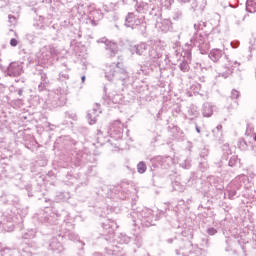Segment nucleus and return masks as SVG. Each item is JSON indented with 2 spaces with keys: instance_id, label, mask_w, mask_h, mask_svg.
Returning <instances> with one entry per match:
<instances>
[{
  "instance_id": "obj_19",
  "label": "nucleus",
  "mask_w": 256,
  "mask_h": 256,
  "mask_svg": "<svg viewBox=\"0 0 256 256\" xmlns=\"http://www.w3.org/2000/svg\"><path fill=\"white\" fill-rule=\"evenodd\" d=\"M238 97H239V91H237V90H232V92H231V98H232V99H238Z\"/></svg>"
},
{
  "instance_id": "obj_9",
  "label": "nucleus",
  "mask_w": 256,
  "mask_h": 256,
  "mask_svg": "<svg viewBox=\"0 0 256 256\" xmlns=\"http://www.w3.org/2000/svg\"><path fill=\"white\" fill-rule=\"evenodd\" d=\"M41 53V59L44 63H47L49 59H51V52L49 51V46H44L40 50Z\"/></svg>"
},
{
  "instance_id": "obj_5",
  "label": "nucleus",
  "mask_w": 256,
  "mask_h": 256,
  "mask_svg": "<svg viewBox=\"0 0 256 256\" xmlns=\"http://www.w3.org/2000/svg\"><path fill=\"white\" fill-rule=\"evenodd\" d=\"M22 72L23 68L21 67V65L15 62L11 63L8 68V74L10 75V77H19Z\"/></svg>"
},
{
  "instance_id": "obj_1",
  "label": "nucleus",
  "mask_w": 256,
  "mask_h": 256,
  "mask_svg": "<svg viewBox=\"0 0 256 256\" xmlns=\"http://www.w3.org/2000/svg\"><path fill=\"white\" fill-rule=\"evenodd\" d=\"M121 63L107 65L104 69L105 77H107L108 81H113L114 77L119 79L120 81H125V79H129V74L125 68H121Z\"/></svg>"
},
{
  "instance_id": "obj_18",
  "label": "nucleus",
  "mask_w": 256,
  "mask_h": 256,
  "mask_svg": "<svg viewBox=\"0 0 256 256\" xmlns=\"http://www.w3.org/2000/svg\"><path fill=\"white\" fill-rule=\"evenodd\" d=\"M235 195H237V191L235 190L228 191V199H234Z\"/></svg>"
},
{
  "instance_id": "obj_12",
  "label": "nucleus",
  "mask_w": 256,
  "mask_h": 256,
  "mask_svg": "<svg viewBox=\"0 0 256 256\" xmlns=\"http://www.w3.org/2000/svg\"><path fill=\"white\" fill-rule=\"evenodd\" d=\"M213 115V107L209 104H205L203 106V116L204 117H211Z\"/></svg>"
},
{
  "instance_id": "obj_20",
  "label": "nucleus",
  "mask_w": 256,
  "mask_h": 256,
  "mask_svg": "<svg viewBox=\"0 0 256 256\" xmlns=\"http://www.w3.org/2000/svg\"><path fill=\"white\" fill-rule=\"evenodd\" d=\"M207 233H208V235H215V234H217V229H215V228H208L207 229Z\"/></svg>"
},
{
  "instance_id": "obj_22",
  "label": "nucleus",
  "mask_w": 256,
  "mask_h": 256,
  "mask_svg": "<svg viewBox=\"0 0 256 256\" xmlns=\"http://www.w3.org/2000/svg\"><path fill=\"white\" fill-rule=\"evenodd\" d=\"M38 89H39V91H43V89H44L43 83L39 84Z\"/></svg>"
},
{
  "instance_id": "obj_7",
  "label": "nucleus",
  "mask_w": 256,
  "mask_h": 256,
  "mask_svg": "<svg viewBox=\"0 0 256 256\" xmlns=\"http://www.w3.org/2000/svg\"><path fill=\"white\" fill-rule=\"evenodd\" d=\"M106 51H109V57H115L119 51L117 43L106 41Z\"/></svg>"
},
{
  "instance_id": "obj_26",
  "label": "nucleus",
  "mask_w": 256,
  "mask_h": 256,
  "mask_svg": "<svg viewBox=\"0 0 256 256\" xmlns=\"http://www.w3.org/2000/svg\"><path fill=\"white\" fill-rule=\"evenodd\" d=\"M183 255L189 256V253L185 252V250H182Z\"/></svg>"
},
{
  "instance_id": "obj_17",
  "label": "nucleus",
  "mask_w": 256,
  "mask_h": 256,
  "mask_svg": "<svg viewBox=\"0 0 256 256\" xmlns=\"http://www.w3.org/2000/svg\"><path fill=\"white\" fill-rule=\"evenodd\" d=\"M88 121L90 125H95V123H97V119L95 117L92 118L91 113L88 114Z\"/></svg>"
},
{
  "instance_id": "obj_3",
  "label": "nucleus",
  "mask_w": 256,
  "mask_h": 256,
  "mask_svg": "<svg viewBox=\"0 0 256 256\" xmlns=\"http://www.w3.org/2000/svg\"><path fill=\"white\" fill-rule=\"evenodd\" d=\"M141 25V19L139 16L134 13H128L126 16V27H131V29H135L137 26Z\"/></svg>"
},
{
  "instance_id": "obj_13",
  "label": "nucleus",
  "mask_w": 256,
  "mask_h": 256,
  "mask_svg": "<svg viewBox=\"0 0 256 256\" xmlns=\"http://www.w3.org/2000/svg\"><path fill=\"white\" fill-rule=\"evenodd\" d=\"M48 46V51H50V56L51 57H57L59 55V49L55 47L53 44L47 45Z\"/></svg>"
},
{
  "instance_id": "obj_8",
  "label": "nucleus",
  "mask_w": 256,
  "mask_h": 256,
  "mask_svg": "<svg viewBox=\"0 0 256 256\" xmlns=\"http://www.w3.org/2000/svg\"><path fill=\"white\" fill-rule=\"evenodd\" d=\"M147 51V44L141 43L138 45H135L131 48L132 53H136V55H143Z\"/></svg>"
},
{
  "instance_id": "obj_25",
  "label": "nucleus",
  "mask_w": 256,
  "mask_h": 256,
  "mask_svg": "<svg viewBox=\"0 0 256 256\" xmlns=\"http://www.w3.org/2000/svg\"><path fill=\"white\" fill-rule=\"evenodd\" d=\"M197 133H201V129H199V126H196Z\"/></svg>"
},
{
  "instance_id": "obj_2",
  "label": "nucleus",
  "mask_w": 256,
  "mask_h": 256,
  "mask_svg": "<svg viewBox=\"0 0 256 256\" xmlns=\"http://www.w3.org/2000/svg\"><path fill=\"white\" fill-rule=\"evenodd\" d=\"M195 47H198L201 55H205L209 49H211V44L206 36L199 35L196 37L194 42Z\"/></svg>"
},
{
  "instance_id": "obj_14",
  "label": "nucleus",
  "mask_w": 256,
  "mask_h": 256,
  "mask_svg": "<svg viewBox=\"0 0 256 256\" xmlns=\"http://www.w3.org/2000/svg\"><path fill=\"white\" fill-rule=\"evenodd\" d=\"M189 63L191 62H188L187 60L180 63L179 68L183 71V73L189 72Z\"/></svg>"
},
{
  "instance_id": "obj_6",
  "label": "nucleus",
  "mask_w": 256,
  "mask_h": 256,
  "mask_svg": "<svg viewBox=\"0 0 256 256\" xmlns=\"http://www.w3.org/2000/svg\"><path fill=\"white\" fill-rule=\"evenodd\" d=\"M223 57V51L221 49L214 48L209 53V59L213 61V63H218L219 59Z\"/></svg>"
},
{
  "instance_id": "obj_4",
  "label": "nucleus",
  "mask_w": 256,
  "mask_h": 256,
  "mask_svg": "<svg viewBox=\"0 0 256 256\" xmlns=\"http://www.w3.org/2000/svg\"><path fill=\"white\" fill-rule=\"evenodd\" d=\"M164 51H165V47H163V45L161 44H157L150 49L149 55L151 59H160V57H163Z\"/></svg>"
},
{
  "instance_id": "obj_28",
  "label": "nucleus",
  "mask_w": 256,
  "mask_h": 256,
  "mask_svg": "<svg viewBox=\"0 0 256 256\" xmlns=\"http://www.w3.org/2000/svg\"><path fill=\"white\" fill-rule=\"evenodd\" d=\"M18 95H23V91L19 90Z\"/></svg>"
},
{
  "instance_id": "obj_29",
  "label": "nucleus",
  "mask_w": 256,
  "mask_h": 256,
  "mask_svg": "<svg viewBox=\"0 0 256 256\" xmlns=\"http://www.w3.org/2000/svg\"><path fill=\"white\" fill-rule=\"evenodd\" d=\"M221 127H222V126H221V125H219V126H217V129H221Z\"/></svg>"
},
{
  "instance_id": "obj_16",
  "label": "nucleus",
  "mask_w": 256,
  "mask_h": 256,
  "mask_svg": "<svg viewBox=\"0 0 256 256\" xmlns=\"http://www.w3.org/2000/svg\"><path fill=\"white\" fill-rule=\"evenodd\" d=\"M184 59H186V61H188L189 63H191V50H186L184 53Z\"/></svg>"
},
{
  "instance_id": "obj_10",
  "label": "nucleus",
  "mask_w": 256,
  "mask_h": 256,
  "mask_svg": "<svg viewBox=\"0 0 256 256\" xmlns=\"http://www.w3.org/2000/svg\"><path fill=\"white\" fill-rule=\"evenodd\" d=\"M110 130L115 131L117 134L123 133V123H121L119 120L114 121Z\"/></svg>"
},
{
  "instance_id": "obj_21",
  "label": "nucleus",
  "mask_w": 256,
  "mask_h": 256,
  "mask_svg": "<svg viewBox=\"0 0 256 256\" xmlns=\"http://www.w3.org/2000/svg\"><path fill=\"white\" fill-rule=\"evenodd\" d=\"M18 41H17V39H15V38H12L11 40H10V45H11V47H17V45H18Z\"/></svg>"
},
{
  "instance_id": "obj_23",
  "label": "nucleus",
  "mask_w": 256,
  "mask_h": 256,
  "mask_svg": "<svg viewBox=\"0 0 256 256\" xmlns=\"http://www.w3.org/2000/svg\"><path fill=\"white\" fill-rule=\"evenodd\" d=\"M8 18H9V21H11V19H13V21H15V17L14 16L9 15Z\"/></svg>"
},
{
  "instance_id": "obj_11",
  "label": "nucleus",
  "mask_w": 256,
  "mask_h": 256,
  "mask_svg": "<svg viewBox=\"0 0 256 256\" xmlns=\"http://www.w3.org/2000/svg\"><path fill=\"white\" fill-rule=\"evenodd\" d=\"M246 11L248 13H256V2L254 0H247Z\"/></svg>"
},
{
  "instance_id": "obj_15",
  "label": "nucleus",
  "mask_w": 256,
  "mask_h": 256,
  "mask_svg": "<svg viewBox=\"0 0 256 256\" xmlns=\"http://www.w3.org/2000/svg\"><path fill=\"white\" fill-rule=\"evenodd\" d=\"M137 171L138 173H145V171H147V164H145V162H139L137 165Z\"/></svg>"
},
{
  "instance_id": "obj_27",
  "label": "nucleus",
  "mask_w": 256,
  "mask_h": 256,
  "mask_svg": "<svg viewBox=\"0 0 256 256\" xmlns=\"http://www.w3.org/2000/svg\"><path fill=\"white\" fill-rule=\"evenodd\" d=\"M81 81H82V83H85V76L81 77Z\"/></svg>"
},
{
  "instance_id": "obj_24",
  "label": "nucleus",
  "mask_w": 256,
  "mask_h": 256,
  "mask_svg": "<svg viewBox=\"0 0 256 256\" xmlns=\"http://www.w3.org/2000/svg\"><path fill=\"white\" fill-rule=\"evenodd\" d=\"M186 245H188V247H189L190 249H192V247H193V245L191 244V242H187Z\"/></svg>"
}]
</instances>
